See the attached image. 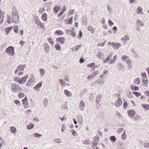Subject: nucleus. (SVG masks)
<instances>
[{"mask_svg":"<svg viewBox=\"0 0 149 149\" xmlns=\"http://www.w3.org/2000/svg\"><path fill=\"white\" fill-rule=\"evenodd\" d=\"M12 14L13 15L12 17V22L14 23H18L19 21V19L17 11L16 8H13Z\"/></svg>","mask_w":149,"mask_h":149,"instance_id":"nucleus-1","label":"nucleus"},{"mask_svg":"<svg viewBox=\"0 0 149 149\" xmlns=\"http://www.w3.org/2000/svg\"><path fill=\"white\" fill-rule=\"evenodd\" d=\"M22 89L19 86L15 84L12 85L11 91L13 92H19L21 91Z\"/></svg>","mask_w":149,"mask_h":149,"instance_id":"nucleus-2","label":"nucleus"},{"mask_svg":"<svg viewBox=\"0 0 149 149\" xmlns=\"http://www.w3.org/2000/svg\"><path fill=\"white\" fill-rule=\"evenodd\" d=\"M137 25L136 27L137 30L139 31H141L142 28L144 26V24L140 20H138L136 23Z\"/></svg>","mask_w":149,"mask_h":149,"instance_id":"nucleus-3","label":"nucleus"},{"mask_svg":"<svg viewBox=\"0 0 149 149\" xmlns=\"http://www.w3.org/2000/svg\"><path fill=\"white\" fill-rule=\"evenodd\" d=\"M14 48L12 46H10L8 47L5 50V52L11 56H13L14 54Z\"/></svg>","mask_w":149,"mask_h":149,"instance_id":"nucleus-4","label":"nucleus"},{"mask_svg":"<svg viewBox=\"0 0 149 149\" xmlns=\"http://www.w3.org/2000/svg\"><path fill=\"white\" fill-rule=\"evenodd\" d=\"M108 44L110 45H112L113 48L115 49H118L121 46V45L119 43L117 42L116 44L109 42Z\"/></svg>","mask_w":149,"mask_h":149,"instance_id":"nucleus-5","label":"nucleus"},{"mask_svg":"<svg viewBox=\"0 0 149 149\" xmlns=\"http://www.w3.org/2000/svg\"><path fill=\"white\" fill-rule=\"evenodd\" d=\"M128 116L131 118H134V116L136 113V112L134 110H131L127 111Z\"/></svg>","mask_w":149,"mask_h":149,"instance_id":"nucleus-6","label":"nucleus"},{"mask_svg":"<svg viewBox=\"0 0 149 149\" xmlns=\"http://www.w3.org/2000/svg\"><path fill=\"white\" fill-rule=\"evenodd\" d=\"M23 104L24 107L25 108H26L29 106V104L28 103L27 97L26 96L22 100Z\"/></svg>","mask_w":149,"mask_h":149,"instance_id":"nucleus-7","label":"nucleus"},{"mask_svg":"<svg viewBox=\"0 0 149 149\" xmlns=\"http://www.w3.org/2000/svg\"><path fill=\"white\" fill-rule=\"evenodd\" d=\"M118 69L120 72H123L125 70V67L121 63H118Z\"/></svg>","mask_w":149,"mask_h":149,"instance_id":"nucleus-8","label":"nucleus"},{"mask_svg":"<svg viewBox=\"0 0 149 149\" xmlns=\"http://www.w3.org/2000/svg\"><path fill=\"white\" fill-rule=\"evenodd\" d=\"M56 41L60 42L61 44H63L65 42V38L63 37H58L56 38Z\"/></svg>","mask_w":149,"mask_h":149,"instance_id":"nucleus-9","label":"nucleus"},{"mask_svg":"<svg viewBox=\"0 0 149 149\" xmlns=\"http://www.w3.org/2000/svg\"><path fill=\"white\" fill-rule=\"evenodd\" d=\"M122 101L121 99L118 98L116 102L115 105L117 107H119L122 104Z\"/></svg>","mask_w":149,"mask_h":149,"instance_id":"nucleus-10","label":"nucleus"},{"mask_svg":"<svg viewBox=\"0 0 149 149\" xmlns=\"http://www.w3.org/2000/svg\"><path fill=\"white\" fill-rule=\"evenodd\" d=\"M85 106V103L84 101L81 100L79 104V108L81 111H83Z\"/></svg>","mask_w":149,"mask_h":149,"instance_id":"nucleus-11","label":"nucleus"},{"mask_svg":"<svg viewBox=\"0 0 149 149\" xmlns=\"http://www.w3.org/2000/svg\"><path fill=\"white\" fill-rule=\"evenodd\" d=\"M34 82V79L33 77H30L26 84L27 86H30Z\"/></svg>","mask_w":149,"mask_h":149,"instance_id":"nucleus-12","label":"nucleus"},{"mask_svg":"<svg viewBox=\"0 0 149 149\" xmlns=\"http://www.w3.org/2000/svg\"><path fill=\"white\" fill-rule=\"evenodd\" d=\"M4 17V13L2 12L1 10L0 9V24L3 22Z\"/></svg>","mask_w":149,"mask_h":149,"instance_id":"nucleus-13","label":"nucleus"},{"mask_svg":"<svg viewBox=\"0 0 149 149\" xmlns=\"http://www.w3.org/2000/svg\"><path fill=\"white\" fill-rule=\"evenodd\" d=\"M29 75L26 74L24 77H23L22 79H20V83L21 84H22L23 83H24L26 81Z\"/></svg>","mask_w":149,"mask_h":149,"instance_id":"nucleus-14","label":"nucleus"},{"mask_svg":"<svg viewBox=\"0 0 149 149\" xmlns=\"http://www.w3.org/2000/svg\"><path fill=\"white\" fill-rule=\"evenodd\" d=\"M64 94L67 96L71 97L72 95V93L67 90H64Z\"/></svg>","mask_w":149,"mask_h":149,"instance_id":"nucleus-15","label":"nucleus"},{"mask_svg":"<svg viewBox=\"0 0 149 149\" xmlns=\"http://www.w3.org/2000/svg\"><path fill=\"white\" fill-rule=\"evenodd\" d=\"M61 8L60 6H57L53 8V11L55 13H57L61 10Z\"/></svg>","mask_w":149,"mask_h":149,"instance_id":"nucleus-16","label":"nucleus"},{"mask_svg":"<svg viewBox=\"0 0 149 149\" xmlns=\"http://www.w3.org/2000/svg\"><path fill=\"white\" fill-rule=\"evenodd\" d=\"M42 83L40 82L38 84H36L35 86L34 87V88L36 90H37L39 88L41 87L42 86Z\"/></svg>","mask_w":149,"mask_h":149,"instance_id":"nucleus-17","label":"nucleus"},{"mask_svg":"<svg viewBox=\"0 0 149 149\" xmlns=\"http://www.w3.org/2000/svg\"><path fill=\"white\" fill-rule=\"evenodd\" d=\"M102 96L101 95H98L96 98V102L97 104H98L100 102L101 100Z\"/></svg>","mask_w":149,"mask_h":149,"instance_id":"nucleus-18","label":"nucleus"},{"mask_svg":"<svg viewBox=\"0 0 149 149\" xmlns=\"http://www.w3.org/2000/svg\"><path fill=\"white\" fill-rule=\"evenodd\" d=\"M129 40V37L127 36H125L123 37L121 39V40L122 41H124L125 42L124 43H125V42L127 41V40Z\"/></svg>","mask_w":149,"mask_h":149,"instance_id":"nucleus-19","label":"nucleus"},{"mask_svg":"<svg viewBox=\"0 0 149 149\" xmlns=\"http://www.w3.org/2000/svg\"><path fill=\"white\" fill-rule=\"evenodd\" d=\"M132 52L134 57L136 59H138L139 57V55L134 50H132Z\"/></svg>","mask_w":149,"mask_h":149,"instance_id":"nucleus-20","label":"nucleus"},{"mask_svg":"<svg viewBox=\"0 0 149 149\" xmlns=\"http://www.w3.org/2000/svg\"><path fill=\"white\" fill-rule=\"evenodd\" d=\"M59 81L61 85L62 86H67V85L66 84V83L65 81H64L63 80L61 79H59Z\"/></svg>","mask_w":149,"mask_h":149,"instance_id":"nucleus-21","label":"nucleus"},{"mask_svg":"<svg viewBox=\"0 0 149 149\" xmlns=\"http://www.w3.org/2000/svg\"><path fill=\"white\" fill-rule=\"evenodd\" d=\"M35 23L38 26L40 25L41 27H42L44 25L42 23H41L40 21L38 19H36V20Z\"/></svg>","mask_w":149,"mask_h":149,"instance_id":"nucleus-22","label":"nucleus"},{"mask_svg":"<svg viewBox=\"0 0 149 149\" xmlns=\"http://www.w3.org/2000/svg\"><path fill=\"white\" fill-rule=\"evenodd\" d=\"M42 19L44 21L47 19V15L46 13H44L42 16Z\"/></svg>","mask_w":149,"mask_h":149,"instance_id":"nucleus-23","label":"nucleus"},{"mask_svg":"<svg viewBox=\"0 0 149 149\" xmlns=\"http://www.w3.org/2000/svg\"><path fill=\"white\" fill-rule=\"evenodd\" d=\"M55 47L58 51H60L61 50V45L58 43H56L55 46Z\"/></svg>","mask_w":149,"mask_h":149,"instance_id":"nucleus-24","label":"nucleus"},{"mask_svg":"<svg viewBox=\"0 0 149 149\" xmlns=\"http://www.w3.org/2000/svg\"><path fill=\"white\" fill-rule=\"evenodd\" d=\"M121 58L123 60L125 61H127L129 58V56L125 55L122 56Z\"/></svg>","mask_w":149,"mask_h":149,"instance_id":"nucleus-25","label":"nucleus"},{"mask_svg":"<svg viewBox=\"0 0 149 149\" xmlns=\"http://www.w3.org/2000/svg\"><path fill=\"white\" fill-rule=\"evenodd\" d=\"M137 13L141 15L143 14L142 9L141 7H139L137 8Z\"/></svg>","mask_w":149,"mask_h":149,"instance_id":"nucleus-26","label":"nucleus"},{"mask_svg":"<svg viewBox=\"0 0 149 149\" xmlns=\"http://www.w3.org/2000/svg\"><path fill=\"white\" fill-rule=\"evenodd\" d=\"M110 140L112 142H115L116 141V139L115 136H113L110 137Z\"/></svg>","mask_w":149,"mask_h":149,"instance_id":"nucleus-27","label":"nucleus"},{"mask_svg":"<svg viewBox=\"0 0 149 149\" xmlns=\"http://www.w3.org/2000/svg\"><path fill=\"white\" fill-rule=\"evenodd\" d=\"M44 46L46 52H48L49 50V47L48 45L45 43L44 45Z\"/></svg>","mask_w":149,"mask_h":149,"instance_id":"nucleus-28","label":"nucleus"},{"mask_svg":"<svg viewBox=\"0 0 149 149\" xmlns=\"http://www.w3.org/2000/svg\"><path fill=\"white\" fill-rule=\"evenodd\" d=\"M70 33L71 35L72 36H76V33L74 31V29L72 28L70 30Z\"/></svg>","mask_w":149,"mask_h":149,"instance_id":"nucleus-29","label":"nucleus"},{"mask_svg":"<svg viewBox=\"0 0 149 149\" xmlns=\"http://www.w3.org/2000/svg\"><path fill=\"white\" fill-rule=\"evenodd\" d=\"M34 126V124L32 123H30V124L27 126V128L28 130H30L33 128Z\"/></svg>","mask_w":149,"mask_h":149,"instance_id":"nucleus-30","label":"nucleus"},{"mask_svg":"<svg viewBox=\"0 0 149 149\" xmlns=\"http://www.w3.org/2000/svg\"><path fill=\"white\" fill-rule=\"evenodd\" d=\"M39 72L40 73V75L43 76L45 75V70L44 69L40 68V69Z\"/></svg>","mask_w":149,"mask_h":149,"instance_id":"nucleus-31","label":"nucleus"},{"mask_svg":"<svg viewBox=\"0 0 149 149\" xmlns=\"http://www.w3.org/2000/svg\"><path fill=\"white\" fill-rule=\"evenodd\" d=\"M10 130L11 132L13 133H15L16 130V128L14 127H11L10 128Z\"/></svg>","mask_w":149,"mask_h":149,"instance_id":"nucleus-32","label":"nucleus"},{"mask_svg":"<svg viewBox=\"0 0 149 149\" xmlns=\"http://www.w3.org/2000/svg\"><path fill=\"white\" fill-rule=\"evenodd\" d=\"M88 29L92 33H93L95 30L94 28H92L91 26H89L88 28Z\"/></svg>","mask_w":149,"mask_h":149,"instance_id":"nucleus-33","label":"nucleus"},{"mask_svg":"<svg viewBox=\"0 0 149 149\" xmlns=\"http://www.w3.org/2000/svg\"><path fill=\"white\" fill-rule=\"evenodd\" d=\"M143 107L145 109L148 110L149 109V105L147 104H143L142 105Z\"/></svg>","mask_w":149,"mask_h":149,"instance_id":"nucleus-34","label":"nucleus"},{"mask_svg":"<svg viewBox=\"0 0 149 149\" xmlns=\"http://www.w3.org/2000/svg\"><path fill=\"white\" fill-rule=\"evenodd\" d=\"M148 81L147 80L143 79L142 81L143 84L144 86H147V85L148 84Z\"/></svg>","mask_w":149,"mask_h":149,"instance_id":"nucleus-35","label":"nucleus"},{"mask_svg":"<svg viewBox=\"0 0 149 149\" xmlns=\"http://www.w3.org/2000/svg\"><path fill=\"white\" fill-rule=\"evenodd\" d=\"M55 33L58 35H61L63 34V32L61 30H57L55 31Z\"/></svg>","mask_w":149,"mask_h":149,"instance_id":"nucleus-36","label":"nucleus"},{"mask_svg":"<svg viewBox=\"0 0 149 149\" xmlns=\"http://www.w3.org/2000/svg\"><path fill=\"white\" fill-rule=\"evenodd\" d=\"M33 135L36 137L40 138L42 136V134H39L37 133H34Z\"/></svg>","mask_w":149,"mask_h":149,"instance_id":"nucleus-37","label":"nucleus"},{"mask_svg":"<svg viewBox=\"0 0 149 149\" xmlns=\"http://www.w3.org/2000/svg\"><path fill=\"white\" fill-rule=\"evenodd\" d=\"M117 58V56L116 55H115L113 57V61H109V63L110 64H112V63H114L115 61H116V60Z\"/></svg>","mask_w":149,"mask_h":149,"instance_id":"nucleus-38","label":"nucleus"},{"mask_svg":"<svg viewBox=\"0 0 149 149\" xmlns=\"http://www.w3.org/2000/svg\"><path fill=\"white\" fill-rule=\"evenodd\" d=\"M48 41L50 42V43L52 45H53L54 43L55 42L53 41L52 38H49L47 39Z\"/></svg>","mask_w":149,"mask_h":149,"instance_id":"nucleus-39","label":"nucleus"},{"mask_svg":"<svg viewBox=\"0 0 149 149\" xmlns=\"http://www.w3.org/2000/svg\"><path fill=\"white\" fill-rule=\"evenodd\" d=\"M134 81L136 84H139L140 83V79L139 78H137L135 79Z\"/></svg>","mask_w":149,"mask_h":149,"instance_id":"nucleus-40","label":"nucleus"},{"mask_svg":"<svg viewBox=\"0 0 149 149\" xmlns=\"http://www.w3.org/2000/svg\"><path fill=\"white\" fill-rule=\"evenodd\" d=\"M141 75L143 79H146L147 78V75L145 72H142L141 73Z\"/></svg>","mask_w":149,"mask_h":149,"instance_id":"nucleus-41","label":"nucleus"},{"mask_svg":"<svg viewBox=\"0 0 149 149\" xmlns=\"http://www.w3.org/2000/svg\"><path fill=\"white\" fill-rule=\"evenodd\" d=\"M73 19L72 17H71L70 18L68 19V23L69 24H71L72 23V20Z\"/></svg>","mask_w":149,"mask_h":149,"instance_id":"nucleus-42","label":"nucleus"},{"mask_svg":"<svg viewBox=\"0 0 149 149\" xmlns=\"http://www.w3.org/2000/svg\"><path fill=\"white\" fill-rule=\"evenodd\" d=\"M103 56V54L100 52H99L97 53V57L100 58H102Z\"/></svg>","mask_w":149,"mask_h":149,"instance_id":"nucleus-43","label":"nucleus"},{"mask_svg":"<svg viewBox=\"0 0 149 149\" xmlns=\"http://www.w3.org/2000/svg\"><path fill=\"white\" fill-rule=\"evenodd\" d=\"M15 81L18 82L19 84H21L20 83V79L17 77L15 78Z\"/></svg>","mask_w":149,"mask_h":149,"instance_id":"nucleus-44","label":"nucleus"},{"mask_svg":"<svg viewBox=\"0 0 149 149\" xmlns=\"http://www.w3.org/2000/svg\"><path fill=\"white\" fill-rule=\"evenodd\" d=\"M24 94L23 93H19L18 95V97L19 98H21L24 97Z\"/></svg>","mask_w":149,"mask_h":149,"instance_id":"nucleus-45","label":"nucleus"},{"mask_svg":"<svg viewBox=\"0 0 149 149\" xmlns=\"http://www.w3.org/2000/svg\"><path fill=\"white\" fill-rule=\"evenodd\" d=\"M133 93L137 97H139L141 95L140 93H139L137 92L134 91L133 92Z\"/></svg>","mask_w":149,"mask_h":149,"instance_id":"nucleus-46","label":"nucleus"},{"mask_svg":"<svg viewBox=\"0 0 149 149\" xmlns=\"http://www.w3.org/2000/svg\"><path fill=\"white\" fill-rule=\"evenodd\" d=\"M97 143L96 142H93L92 143V147L94 149H95V148L96 147V146L97 145Z\"/></svg>","mask_w":149,"mask_h":149,"instance_id":"nucleus-47","label":"nucleus"},{"mask_svg":"<svg viewBox=\"0 0 149 149\" xmlns=\"http://www.w3.org/2000/svg\"><path fill=\"white\" fill-rule=\"evenodd\" d=\"M95 66V64L94 63H90L88 65V67H94Z\"/></svg>","mask_w":149,"mask_h":149,"instance_id":"nucleus-48","label":"nucleus"},{"mask_svg":"<svg viewBox=\"0 0 149 149\" xmlns=\"http://www.w3.org/2000/svg\"><path fill=\"white\" fill-rule=\"evenodd\" d=\"M81 45L80 44L78 45L75 48V51H78L79 48L81 47Z\"/></svg>","mask_w":149,"mask_h":149,"instance_id":"nucleus-49","label":"nucleus"},{"mask_svg":"<svg viewBox=\"0 0 149 149\" xmlns=\"http://www.w3.org/2000/svg\"><path fill=\"white\" fill-rule=\"evenodd\" d=\"M13 29H14V31L15 33H18V27L17 26H15L14 28Z\"/></svg>","mask_w":149,"mask_h":149,"instance_id":"nucleus-50","label":"nucleus"},{"mask_svg":"<svg viewBox=\"0 0 149 149\" xmlns=\"http://www.w3.org/2000/svg\"><path fill=\"white\" fill-rule=\"evenodd\" d=\"M17 68L19 70H24V67H22L21 65H19Z\"/></svg>","mask_w":149,"mask_h":149,"instance_id":"nucleus-51","label":"nucleus"},{"mask_svg":"<svg viewBox=\"0 0 149 149\" xmlns=\"http://www.w3.org/2000/svg\"><path fill=\"white\" fill-rule=\"evenodd\" d=\"M132 89L135 91H137L139 90V88L137 86H132Z\"/></svg>","mask_w":149,"mask_h":149,"instance_id":"nucleus-52","label":"nucleus"},{"mask_svg":"<svg viewBox=\"0 0 149 149\" xmlns=\"http://www.w3.org/2000/svg\"><path fill=\"white\" fill-rule=\"evenodd\" d=\"M123 108L125 109L127 107V104L126 102H125L123 104Z\"/></svg>","mask_w":149,"mask_h":149,"instance_id":"nucleus-53","label":"nucleus"},{"mask_svg":"<svg viewBox=\"0 0 149 149\" xmlns=\"http://www.w3.org/2000/svg\"><path fill=\"white\" fill-rule=\"evenodd\" d=\"M123 128H120L118 129L117 130V132L118 133H120L123 130Z\"/></svg>","mask_w":149,"mask_h":149,"instance_id":"nucleus-54","label":"nucleus"},{"mask_svg":"<svg viewBox=\"0 0 149 149\" xmlns=\"http://www.w3.org/2000/svg\"><path fill=\"white\" fill-rule=\"evenodd\" d=\"M126 136L125 135V133L124 132L122 135V138L123 140H125L126 138Z\"/></svg>","mask_w":149,"mask_h":149,"instance_id":"nucleus-55","label":"nucleus"},{"mask_svg":"<svg viewBox=\"0 0 149 149\" xmlns=\"http://www.w3.org/2000/svg\"><path fill=\"white\" fill-rule=\"evenodd\" d=\"M94 141L95 142L99 140V138L97 136H95L94 137Z\"/></svg>","mask_w":149,"mask_h":149,"instance_id":"nucleus-56","label":"nucleus"},{"mask_svg":"<svg viewBox=\"0 0 149 149\" xmlns=\"http://www.w3.org/2000/svg\"><path fill=\"white\" fill-rule=\"evenodd\" d=\"M72 134L74 136H77V133L74 131L72 130Z\"/></svg>","mask_w":149,"mask_h":149,"instance_id":"nucleus-57","label":"nucleus"},{"mask_svg":"<svg viewBox=\"0 0 149 149\" xmlns=\"http://www.w3.org/2000/svg\"><path fill=\"white\" fill-rule=\"evenodd\" d=\"M55 141L56 143H61V140L60 139H56L55 140Z\"/></svg>","mask_w":149,"mask_h":149,"instance_id":"nucleus-58","label":"nucleus"},{"mask_svg":"<svg viewBox=\"0 0 149 149\" xmlns=\"http://www.w3.org/2000/svg\"><path fill=\"white\" fill-rule=\"evenodd\" d=\"M94 74H92L91 75H90L88 76V78L89 79H92L93 78L95 77Z\"/></svg>","mask_w":149,"mask_h":149,"instance_id":"nucleus-59","label":"nucleus"},{"mask_svg":"<svg viewBox=\"0 0 149 149\" xmlns=\"http://www.w3.org/2000/svg\"><path fill=\"white\" fill-rule=\"evenodd\" d=\"M15 103L16 104L18 105L19 106V104L20 103V102L19 100H15L14 101Z\"/></svg>","mask_w":149,"mask_h":149,"instance_id":"nucleus-60","label":"nucleus"},{"mask_svg":"<svg viewBox=\"0 0 149 149\" xmlns=\"http://www.w3.org/2000/svg\"><path fill=\"white\" fill-rule=\"evenodd\" d=\"M65 127L66 126L64 124H63L62 125L61 131L63 132H64V129L65 128Z\"/></svg>","mask_w":149,"mask_h":149,"instance_id":"nucleus-61","label":"nucleus"},{"mask_svg":"<svg viewBox=\"0 0 149 149\" xmlns=\"http://www.w3.org/2000/svg\"><path fill=\"white\" fill-rule=\"evenodd\" d=\"M108 24L110 26H112L113 24V23L112 22V21L110 19H109L108 20Z\"/></svg>","mask_w":149,"mask_h":149,"instance_id":"nucleus-62","label":"nucleus"},{"mask_svg":"<svg viewBox=\"0 0 149 149\" xmlns=\"http://www.w3.org/2000/svg\"><path fill=\"white\" fill-rule=\"evenodd\" d=\"M135 117V119L136 120H139V119H140V117L139 115H136Z\"/></svg>","mask_w":149,"mask_h":149,"instance_id":"nucleus-63","label":"nucleus"},{"mask_svg":"<svg viewBox=\"0 0 149 149\" xmlns=\"http://www.w3.org/2000/svg\"><path fill=\"white\" fill-rule=\"evenodd\" d=\"M144 146L146 148H149V143H144Z\"/></svg>","mask_w":149,"mask_h":149,"instance_id":"nucleus-64","label":"nucleus"}]
</instances>
